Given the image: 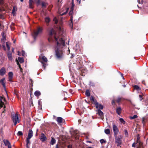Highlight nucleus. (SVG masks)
Returning <instances> with one entry per match:
<instances>
[{
    "mask_svg": "<svg viewBox=\"0 0 148 148\" xmlns=\"http://www.w3.org/2000/svg\"><path fill=\"white\" fill-rule=\"evenodd\" d=\"M31 1H33L32 0H29V2H31Z\"/></svg>",
    "mask_w": 148,
    "mask_h": 148,
    "instance_id": "59",
    "label": "nucleus"
},
{
    "mask_svg": "<svg viewBox=\"0 0 148 148\" xmlns=\"http://www.w3.org/2000/svg\"><path fill=\"white\" fill-rule=\"evenodd\" d=\"M3 142L5 146H8V147L11 146L10 143L8 140H4Z\"/></svg>",
    "mask_w": 148,
    "mask_h": 148,
    "instance_id": "12",
    "label": "nucleus"
},
{
    "mask_svg": "<svg viewBox=\"0 0 148 148\" xmlns=\"http://www.w3.org/2000/svg\"><path fill=\"white\" fill-rule=\"evenodd\" d=\"M67 11H68V10H66V11L65 12H64L63 13H61L60 14V15L61 16H62V15L65 14L67 13Z\"/></svg>",
    "mask_w": 148,
    "mask_h": 148,
    "instance_id": "42",
    "label": "nucleus"
},
{
    "mask_svg": "<svg viewBox=\"0 0 148 148\" xmlns=\"http://www.w3.org/2000/svg\"><path fill=\"white\" fill-rule=\"evenodd\" d=\"M73 57V56H71V58H72Z\"/></svg>",
    "mask_w": 148,
    "mask_h": 148,
    "instance_id": "64",
    "label": "nucleus"
},
{
    "mask_svg": "<svg viewBox=\"0 0 148 148\" xmlns=\"http://www.w3.org/2000/svg\"><path fill=\"white\" fill-rule=\"evenodd\" d=\"M87 148H93L91 147H88Z\"/></svg>",
    "mask_w": 148,
    "mask_h": 148,
    "instance_id": "62",
    "label": "nucleus"
},
{
    "mask_svg": "<svg viewBox=\"0 0 148 148\" xmlns=\"http://www.w3.org/2000/svg\"><path fill=\"white\" fill-rule=\"evenodd\" d=\"M30 138H26V147L27 148H29V145L30 144V140H29Z\"/></svg>",
    "mask_w": 148,
    "mask_h": 148,
    "instance_id": "15",
    "label": "nucleus"
},
{
    "mask_svg": "<svg viewBox=\"0 0 148 148\" xmlns=\"http://www.w3.org/2000/svg\"><path fill=\"white\" fill-rule=\"evenodd\" d=\"M53 21L55 22V23H57L58 22V20L56 17L54 18Z\"/></svg>",
    "mask_w": 148,
    "mask_h": 148,
    "instance_id": "38",
    "label": "nucleus"
},
{
    "mask_svg": "<svg viewBox=\"0 0 148 148\" xmlns=\"http://www.w3.org/2000/svg\"><path fill=\"white\" fill-rule=\"evenodd\" d=\"M4 105V103L3 102H0V108H2Z\"/></svg>",
    "mask_w": 148,
    "mask_h": 148,
    "instance_id": "41",
    "label": "nucleus"
},
{
    "mask_svg": "<svg viewBox=\"0 0 148 148\" xmlns=\"http://www.w3.org/2000/svg\"><path fill=\"white\" fill-rule=\"evenodd\" d=\"M45 21L47 23H48L50 21V19L49 17H47L45 18Z\"/></svg>",
    "mask_w": 148,
    "mask_h": 148,
    "instance_id": "28",
    "label": "nucleus"
},
{
    "mask_svg": "<svg viewBox=\"0 0 148 148\" xmlns=\"http://www.w3.org/2000/svg\"><path fill=\"white\" fill-rule=\"evenodd\" d=\"M12 51L13 52H14V49L13 48H12Z\"/></svg>",
    "mask_w": 148,
    "mask_h": 148,
    "instance_id": "57",
    "label": "nucleus"
},
{
    "mask_svg": "<svg viewBox=\"0 0 148 148\" xmlns=\"http://www.w3.org/2000/svg\"><path fill=\"white\" fill-rule=\"evenodd\" d=\"M16 61L17 62V64L18 66H19V68L20 69V70H21L20 71L21 72H22V68L21 67V65L19 64L17 60L16 59Z\"/></svg>",
    "mask_w": 148,
    "mask_h": 148,
    "instance_id": "30",
    "label": "nucleus"
},
{
    "mask_svg": "<svg viewBox=\"0 0 148 148\" xmlns=\"http://www.w3.org/2000/svg\"><path fill=\"white\" fill-rule=\"evenodd\" d=\"M134 87L135 89L137 91H139L140 90V88L138 86L135 85L134 86Z\"/></svg>",
    "mask_w": 148,
    "mask_h": 148,
    "instance_id": "23",
    "label": "nucleus"
},
{
    "mask_svg": "<svg viewBox=\"0 0 148 148\" xmlns=\"http://www.w3.org/2000/svg\"><path fill=\"white\" fill-rule=\"evenodd\" d=\"M75 5L73 2V0H72V6L71 7V11L69 12V14H71L73 13V8L74 7Z\"/></svg>",
    "mask_w": 148,
    "mask_h": 148,
    "instance_id": "17",
    "label": "nucleus"
},
{
    "mask_svg": "<svg viewBox=\"0 0 148 148\" xmlns=\"http://www.w3.org/2000/svg\"><path fill=\"white\" fill-rule=\"evenodd\" d=\"M5 69L4 67H2L0 70V75H3L5 74Z\"/></svg>",
    "mask_w": 148,
    "mask_h": 148,
    "instance_id": "9",
    "label": "nucleus"
},
{
    "mask_svg": "<svg viewBox=\"0 0 148 148\" xmlns=\"http://www.w3.org/2000/svg\"><path fill=\"white\" fill-rule=\"evenodd\" d=\"M79 132L77 130H75L73 132V136H74L76 139L78 138L79 134H78Z\"/></svg>",
    "mask_w": 148,
    "mask_h": 148,
    "instance_id": "10",
    "label": "nucleus"
},
{
    "mask_svg": "<svg viewBox=\"0 0 148 148\" xmlns=\"http://www.w3.org/2000/svg\"><path fill=\"white\" fill-rule=\"evenodd\" d=\"M95 104L96 108L97 109L102 110L103 108V106L101 104L98 103L97 102H95Z\"/></svg>",
    "mask_w": 148,
    "mask_h": 148,
    "instance_id": "7",
    "label": "nucleus"
},
{
    "mask_svg": "<svg viewBox=\"0 0 148 148\" xmlns=\"http://www.w3.org/2000/svg\"><path fill=\"white\" fill-rule=\"evenodd\" d=\"M104 132L107 134H109L110 133V130L109 129H105Z\"/></svg>",
    "mask_w": 148,
    "mask_h": 148,
    "instance_id": "27",
    "label": "nucleus"
},
{
    "mask_svg": "<svg viewBox=\"0 0 148 148\" xmlns=\"http://www.w3.org/2000/svg\"><path fill=\"white\" fill-rule=\"evenodd\" d=\"M68 148H72V145H68L67 146Z\"/></svg>",
    "mask_w": 148,
    "mask_h": 148,
    "instance_id": "47",
    "label": "nucleus"
},
{
    "mask_svg": "<svg viewBox=\"0 0 148 148\" xmlns=\"http://www.w3.org/2000/svg\"><path fill=\"white\" fill-rule=\"evenodd\" d=\"M142 123L144 124V120L143 118V120L142 121Z\"/></svg>",
    "mask_w": 148,
    "mask_h": 148,
    "instance_id": "56",
    "label": "nucleus"
},
{
    "mask_svg": "<svg viewBox=\"0 0 148 148\" xmlns=\"http://www.w3.org/2000/svg\"><path fill=\"white\" fill-rule=\"evenodd\" d=\"M38 104H39H39H40V101H38Z\"/></svg>",
    "mask_w": 148,
    "mask_h": 148,
    "instance_id": "60",
    "label": "nucleus"
},
{
    "mask_svg": "<svg viewBox=\"0 0 148 148\" xmlns=\"http://www.w3.org/2000/svg\"><path fill=\"white\" fill-rule=\"evenodd\" d=\"M7 56L9 60L12 61V55L11 53H8L7 54Z\"/></svg>",
    "mask_w": 148,
    "mask_h": 148,
    "instance_id": "19",
    "label": "nucleus"
},
{
    "mask_svg": "<svg viewBox=\"0 0 148 148\" xmlns=\"http://www.w3.org/2000/svg\"><path fill=\"white\" fill-rule=\"evenodd\" d=\"M138 117V116L136 115H134L133 116H130V119H134L135 118H137Z\"/></svg>",
    "mask_w": 148,
    "mask_h": 148,
    "instance_id": "32",
    "label": "nucleus"
},
{
    "mask_svg": "<svg viewBox=\"0 0 148 148\" xmlns=\"http://www.w3.org/2000/svg\"><path fill=\"white\" fill-rule=\"evenodd\" d=\"M125 134L126 136H127L128 134L127 131V130H125L124 131Z\"/></svg>",
    "mask_w": 148,
    "mask_h": 148,
    "instance_id": "45",
    "label": "nucleus"
},
{
    "mask_svg": "<svg viewBox=\"0 0 148 148\" xmlns=\"http://www.w3.org/2000/svg\"><path fill=\"white\" fill-rule=\"evenodd\" d=\"M42 30V28L39 27L38 28L37 30L36 31H34V33L32 34V36L34 39H35L36 37L38 36V35L40 34Z\"/></svg>",
    "mask_w": 148,
    "mask_h": 148,
    "instance_id": "4",
    "label": "nucleus"
},
{
    "mask_svg": "<svg viewBox=\"0 0 148 148\" xmlns=\"http://www.w3.org/2000/svg\"><path fill=\"white\" fill-rule=\"evenodd\" d=\"M119 73L121 75V76L123 77V79H124V78L123 77V75L121 73Z\"/></svg>",
    "mask_w": 148,
    "mask_h": 148,
    "instance_id": "54",
    "label": "nucleus"
},
{
    "mask_svg": "<svg viewBox=\"0 0 148 148\" xmlns=\"http://www.w3.org/2000/svg\"><path fill=\"white\" fill-rule=\"evenodd\" d=\"M9 79L10 81H11L13 76V73L12 72H10L8 73Z\"/></svg>",
    "mask_w": 148,
    "mask_h": 148,
    "instance_id": "13",
    "label": "nucleus"
},
{
    "mask_svg": "<svg viewBox=\"0 0 148 148\" xmlns=\"http://www.w3.org/2000/svg\"><path fill=\"white\" fill-rule=\"evenodd\" d=\"M17 8L16 6H14L13 7V10H12V13L14 15L16 13V12L17 11Z\"/></svg>",
    "mask_w": 148,
    "mask_h": 148,
    "instance_id": "20",
    "label": "nucleus"
},
{
    "mask_svg": "<svg viewBox=\"0 0 148 148\" xmlns=\"http://www.w3.org/2000/svg\"><path fill=\"white\" fill-rule=\"evenodd\" d=\"M5 80V78H3L1 79L0 80V82L1 84H2L3 86L4 89L5 90H6V87H5V84L4 82V81ZM6 92L7 93L6 91Z\"/></svg>",
    "mask_w": 148,
    "mask_h": 148,
    "instance_id": "14",
    "label": "nucleus"
},
{
    "mask_svg": "<svg viewBox=\"0 0 148 148\" xmlns=\"http://www.w3.org/2000/svg\"><path fill=\"white\" fill-rule=\"evenodd\" d=\"M34 95L36 96H39L40 95V92L39 91H36L34 92Z\"/></svg>",
    "mask_w": 148,
    "mask_h": 148,
    "instance_id": "25",
    "label": "nucleus"
},
{
    "mask_svg": "<svg viewBox=\"0 0 148 148\" xmlns=\"http://www.w3.org/2000/svg\"><path fill=\"white\" fill-rule=\"evenodd\" d=\"M23 134V133L22 132L19 131H18L17 134L18 136H22Z\"/></svg>",
    "mask_w": 148,
    "mask_h": 148,
    "instance_id": "34",
    "label": "nucleus"
},
{
    "mask_svg": "<svg viewBox=\"0 0 148 148\" xmlns=\"http://www.w3.org/2000/svg\"><path fill=\"white\" fill-rule=\"evenodd\" d=\"M7 47L8 50L10 49V47L9 45L8 42H6V43Z\"/></svg>",
    "mask_w": 148,
    "mask_h": 148,
    "instance_id": "36",
    "label": "nucleus"
},
{
    "mask_svg": "<svg viewBox=\"0 0 148 148\" xmlns=\"http://www.w3.org/2000/svg\"><path fill=\"white\" fill-rule=\"evenodd\" d=\"M33 132L31 130H29V131L28 138H31L33 136Z\"/></svg>",
    "mask_w": 148,
    "mask_h": 148,
    "instance_id": "11",
    "label": "nucleus"
},
{
    "mask_svg": "<svg viewBox=\"0 0 148 148\" xmlns=\"http://www.w3.org/2000/svg\"><path fill=\"white\" fill-rule=\"evenodd\" d=\"M115 138V143L117 144L118 146H120L122 144V139L123 138V136L121 135H119L117 136H114Z\"/></svg>",
    "mask_w": 148,
    "mask_h": 148,
    "instance_id": "3",
    "label": "nucleus"
},
{
    "mask_svg": "<svg viewBox=\"0 0 148 148\" xmlns=\"http://www.w3.org/2000/svg\"><path fill=\"white\" fill-rule=\"evenodd\" d=\"M112 128L114 136H117L119 133V130L117 126L114 124H113Z\"/></svg>",
    "mask_w": 148,
    "mask_h": 148,
    "instance_id": "5",
    "label": "nucleus"
},
{
    "mask_svg": "<svg viewBox=\"0 0 148 148\" xmlns=\"http://www.w3.org/2000/svg\"><path fill=\"white\" fill-rule=\"evenodd\" d=\"M100 142L101 143H105V141L103 139H101L100 140Z\"/></svg>",
    "mask_w": 148,
    "mask_h": 148,
    "instance_id": "44",
    "label": "nucleus"
},
{
    "mask_svg": "<svg viewBox=\"0 0 148 148\" xmlns=\"http://www.w3.org/2000/svg\"><path fill=\"white\" fill-rule=\"evenodd\" d=\"M85 94L87 97H89L90 96V92L88 90H86L85 92Z\"/></svg>",
    "mask_w": 148,
    "mask_h": 148,
    "instance_id": "26",
    "label": "nucleus"
},
{
    "mask_svg": "<svg viewBox=\"0 0 148 148\" xmlns=\"http://www.w3.org/2000/svg\"><path fill=\"white\" fill-rule=\"evenodd\" d=\"M55 148H60L58 144L56 145Z\"/></svg>",
    "mask_w": 148,
    "mask_h": 148,
    "instance_id": "51",
    "label": "nucleus"
},
{
    "mask_svg": "<svg viewBox=\"0 0 148 148\" xmlns=\"http://www.w3.org/2000/svg\"><path fill=\"white\" fill-rule=\"evenodd\" d=\"M8 148H11V146H10L8 147Z\"/></svg>",
    "mask_w": 148,
    "mask_h": 148,
    "instance_id": "61",
    "label": "nucleus"
},
{
    "mask_svg": "<svg viewBox=\"0 0 148 148\" xmlns=\"http://www.w3.org/2000/svg\"><path fill=\"white\" fill-rule=\"evenodd\" d=\"M139 97L140 98V101H141L142 100V99H143L142 98L143 96L142 95H139Z\"/></svg>",
    "mask_w": 148,
    "mask_h": 148,
    "instance_id": "43",
    "label": "nucleus"
},
{
    "mask_svg": "<svg viewBox=\"0 0 148 148\" xmlns=\"http://www.w3.org/2000/svg\"><path fill=\"white\" fill-rule=\"evenodd\" d=\"M121 111V109L120 107L118 108L116 110V112L118 115H120Z\"/></svg>",
    "mask_w": 148,
    "mask_h": 148,
    "instance_id": "22",
    "label": "nucleus"
},
{
    "mask_svg": "<svg viewBox=\"0 0 148 148\" xmlns=\"http://www.w3.org/2000/svg\"><path fill=\"white\" fill-rule=\"evenodd\" d=\"M18 113L16 112V114L12 115V119L15 125H16L17 123H18L20 122V120L18 117Z\"/></svg>",
    "mask_w": 148,
    "mask_h": 148,
    "instance_id": "2",
    "label": "nucleus"
},
{
    "mask_svg": "<svg viewBox=\"0 0 148 148\" xmlns=\"http://www.w3.org/2000/svg\"><path fill=\"white\" fill-rule=\"evenodd\" d=\"M20 1L22 2L23 1V0H20Z\"/></svg>",
    "mask_w": 148,
    "mask_h": 148,
    "instance_id": "63",
    "label": "nucleus"
},
{
    "mask_svg": "<svg viewBox=\"0 0 148 148\" xmlns=\"http://www.w3.org/2000/svg\"><path fill=\"white\" fill-rule=\"evenodd\" d=\"M57 121L58 124L61 123L62 122V119L61 117H58L57 118Z\"/></svg>",
    "mask_w": 148,
    "mask_h": 148,
    "instance_id": "18",
    "label": "nucleus"
},
{
    "mask_svg": "<svg viewBox=\"0 0 148 148\" xmlns=\"http://www.w3.org/2000/svg\"><path fill=\"white\" fill-rule=\"evenodd\" d=\"M71 22H72V20H73V17H72V16H71Z\"/></svg>",
    "mask_w": 148,
    "mask_h": 148,
    "instance_id": "55",
    "label": "nucleus"
},
{
    "mask_svg": "<svg viewBox=\"0 0 148 148\" xmlns=\"http://www.w3.org/2000/svg\"><path fill=\"white\" fill-rule=\"evenodd\" d=\"M37 1V3L38 4H39L40 3V0H36Z\"/></svg>",
    "mask_w": 148,
    "mask_h": 148,
    "instance_id": "50",
    "label": "nucleus"
},
{
    "mask_svg": "<svg viewBox=\"0 0 148 148\" xmlns=\"http://www.w3.org/2000/svg\"><path fill=\"white\" fill-rule=\"evenodd\" d=\"M40 58L42 60L45 62H47V59L46 57L44 56H41L40 57Z\"/></svg>",
    "mask_w": 148,
    "mask_h": 148,
    "instance_id": "21",
    "label": "nucleus"
},
{
    "mask_svg": "<svg viewBox=\"0 0 148 148\" xmlns=\"http://www.w3.org/2000/svg\"><path fill=\"white\" fill-rule=\"evenodd\" d=\"M136 144V143H134L132 144V147H135V145Z\"/></svg>",
    "mask_w": 148,
    "mask_h": 148,
    "instance_id": "49",
    "label": "nucleus"
},
{
    "mask_svg": "<svg viewBox=\"0 0 148 148\" xmlns=\"http://www.w3.org/2000/svg\"><path fill=\"white\" fill-rule=\"evenodd\" d=\"M90 100L91 101H92L94 104H95V102H97V101L95 100L94 99L92 96H91V97Z\"/></svg>",
    "mask_w": 148,
    "mask_h": 148,
    "instance_id": "31",
    "label": "nucleus"
},
{
    "mask_svg": "<svg viewBox=\"0 0 148 148\" xmlns=\"http://www.w3.org/2000/svg\"><path fill=\"white\" fill-rule=\"evenodd\" d=\"M18 58L19 61L21 63H22L24 62V59L23 57H18Z\"/></svg>",
    "mask_w": 148,
    "mask_h": 148,
    "instance_id": "24",
    "label": "nucleus"
},
{
    "mask_svg": "<svg viewBox=\"0 0 148 148\" xmlns=\"http://www.w3.org/2000/svg\"><path fill=\"white\" fill-rule=\"evenodd\" d=\"M41 63L43 64V67L44 69H45V67L44 64V63L42 62H41Z\"/></svg>",
    "mask_w": 148,
    "mask_h": 148,
    "instance_id": "53",
    "label": "nucleus"
},
{
    "mask_svg": "<svg viewBox=\"0 0 148 148\" xmlns=\"http://www.w3.org/2000/svg\"><path fill=\"white\" fill-rule=\"evenodd\" d=\"M41 5L42 7H46V3L44 2H42Z\"/></svg>",
    "mask_w": 148,
    "mask_h": 148,
    "instance_id": "40",
    "label": "nucleus"
},
{
    "mask_svg": "<svg viewBox=\"0 0 148 148\" xmlns=\"http://www.w3.org/2000/svg\"><path fill=\"white\" fill-rule=\"evenodd\" d=\"M56 30L59 33L58 34L53 29L50 31L48 40L49 41L52 40L56 42L57 46L55 48L56 55L58 59H60L63 57V52L61 48L65 46V43L61 35L63 32L62 28L59 26L56 29Z\"/></svg>",
    "mask_w": 148,
    "mask_h": 148,
    "instance_id": "1",
    "label": "nucleus"
},
{
    "mask_svg": "<svg viewBox=\"0 0 148 148\" xmlns=\"http://www.w3.org/2000/svg\"><path fill=\"white\" fill-rule=\"evenodd\" d=\"M139 137H138L137 139V143H139V145H140L141 142L139 140Z\"/></svg>",
    "mask_w": 148,
    "mask_h": 148,
    "instance_id": "35",
    "label": "nucleus"
},
{
    "mask_svg": "<svg viewBox=\"0 0 148 148\" xmlns=\"http://www.w3.org/2000/svg\"><path fill=\"white\" fill-rule=\"evenodd\" d=\"M40 139L42 142H44L47 139L46 137L44 134L42 133L41 134V135L40 138Z\"/></svg>",
    "mask_w": 148,
    "mask_h": 148,
    "instance_id": "8",
    "label": "nucleus"
},
{
    "mask_svg": "<svg viewBox=\"0 0 148 148\" xmlns=\"http://www.w3.org/2000/svg\"><path fill=\"white\" fill-rule=\"evenodd\" d=\"M3 99V98L2 97L0 96V102H3L2 101Z\"/></svg>",
    "mask_w": 148,
    "mask_h": 148,
    "instance_id": "48",
    "label": "nucleus"
},
{
    "mask_svg": "<svg viewBox=\"0 0 148 148\" xmlns=\"http://www.w3.org/2000/svg\"><path fill=\"white\" fill-rule=\"evenodd\" d=\"M22 55L23 56H26L25 53L23 51H22Z\"/></svg>",
    "mask_w": 148,
    "mask_h": 148,
    "instance_id": "39",
    "label": "nucleus"
},
{
    "mask_svg": "<svg viewBox=\"0 0 148 148\" xmlns=\"http://www.w3.org/2000/svg\"><path fill=\"white\" fill-rule=\"evenodd\" d=\"M114 103V100H113L112 101V104Z\"/></svg>",
    "mask_w": 148,
    "mask_h": 148,
    "instance_id": "58",
    "label": "nucleus"
},
{
    "mask_svg": "<svg viewBox=\"0 0 148 148\" xmlns=\"http://www.w3.org/2000/svg\"><path fill=\"white\" fill-rule=\"evenodd\" d=\"M96 111L97 112V114H98L102 120H103L104 116L103 112L99 109H97Z\"/></svg>",
    "mask_w": 148,
    "mask_h": 148,
    "instance_id": "6",
    "label": "nucleus"
},
{
    "mask_svg": "<svg viewBox=\"0 0 148 148\" xmlns=\"http://www.w3.org/2000/svg\"><path fill=\"white\" fill-rule=\"evenodd\" d=\"M29 6L30 8H32L33 7L32 6V5L33 3V1H31L29 2Z\"/></svg>",
    "mask_w": 148,
    "mask_h": 148,
    "instance_id": "29",
    "label": "nucleus"
},
{
    "mask_svg": "<svg viewBox=\"0 0 148 148\" xmlns=\"http://www.w3.org/2000/svg\"><path fill=\"white\" fill-rule=\"evenodd\" d=\"M18 54L19 56H21L22 55V51L21 52H20L18 51Z\"/></svg>",
    "mask_w": 148,
    "mask_h": 148,
    "instance_id": "46",
    "label": "nucleus"
},
{
    "mask_svg": "<svg viewBox=\"0 0 148 148\" xmlns=\"http://www.w3.org/2000/svg\"><path fill=\"white\" fill-rule=\"evenodd\" d=\"M122 99V98L121 97H118L116 100L117 102L118 103H119L120 101Z\"/></svg>",
    "mask_w": 148,
    "mask_h": 148,
    "instance_id": "37",
    "label": "nucleus"
},
{
    "mask_svg": "<svg viewBox=\"0 0 148 148\" xmlns=\"http://www.w3.org/2000/svg\"><path fill=\"white\" fill-rule=\"evenodd\" d=\"M2 46H3V48L4 49V50H6V48H5V45H3Z\"/></svg>",
    "mask_w": 148,
    "mask_h": 148,
    "instance_id": "52",
    "label": "nucleus"
},
{
    "mask_svg": "<svg viewBox=\"0 0 148 148\" xmlns=\"http://www.w3.org/2000/svg\"><path fill=\"white\" fill-rule=\"evenodd\" d=\"M56 142V139L53 137H52L50 142V144L51 145H53Z\"/></svg>",
    "mask_w": 148,
    "mask_h": 148,
    "instance_id": "16",
    "label": "nucleus"
},
{
    "mask_svg": "<svg viewBox=\"0 0 148 148\" xmlns=\"http://www.w3.org/2000/svg\"><path fill=\"white\" fill-rule=\"evenodd\" d=\"M119 121L121 123H122L124 124H125V122L123 119L121 118H120Z\"/></svg>",
    "mask_w": 148,
    "mask_h": 148,
    "instance_id": "33",
    "label": "nucleus"
}]
</instances>
